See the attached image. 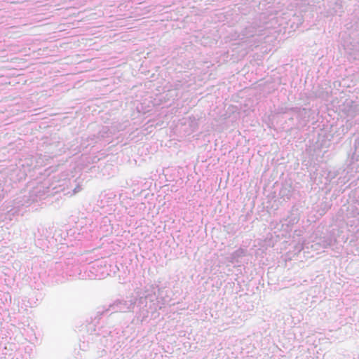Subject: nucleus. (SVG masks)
<instances>
[{
    "label": "nucleus",
    "instance_id": "4468645a",
    "mask_svg": "<svg viewBox=\"0 0 359 359\" xmlns=\"http://www.w3.org/2000/svg\"><path fill=\"white\" fill-rule=\"evenodd\" d=\"M97 134L101 140H104L106 138L111 137L113 135V132L109 129V126H99Z\"/></svg>",
    "mask_w": 359,
    "mask_h": 359
},
{
    "label": "nucleus",
    "instance_id": "f3484780",
    "mask_svg": "<svg viewBox=\"0 0 359 359\" xmlns=\"http://www.w3.org/2000/svg\"><path fill=\"white\" fill-rule=\"evenodd\" d=\"M89 334H95L97 336H102L104 338H105L107 336L110 335L111 331L106 327L97 326V331H95V332H89Z\"/></svg>",
    "mask_w": 359,
    "mask_h": 359
},
{
    "label": "nucleus",
    "instance_id": "4be33fe9",
    "mask_svg": "<svg viewBox=\"0 0 359 359\" xmlns=\"http://www.w3.org/2000/svg\"><path fill=\"white\" fill-rule=\"evenodd\" d=\"M4 198V188L0 182V200Z\"/></svg>",
    "mask_w": 359,
    "mask_h": 359
},
{
    "label": "nucleus",
    "instance_id": "b1692460",
    "mask_svg": "<svg viewBox=\"0 0 359 359\" xmlns=\"http://www.w3.org/2000/svg\"><path fill=\"white\" fill-rule=\"evenodd\" d=\"M289 114H290V117L288 118V120L290 121H292L293 122L294 119L295 115H294V114H292V113H289Z\"/></svg>",
    "mask_w": 359,
    "mask_h": 359
},
{
    "label": "nucleus",
    "instance_id": "2eb2a0df",
    "mask_svg": "<svg viewBox=\"0 0 359 359\" xmlns=\"http://www.w3.org/2000/svg\"><path fill=\"white\" fill-rule=\"evenodd\" d=\"M348 158L351 159L349 164L353 163L355 161H359V138L356 139L354 142V151L351 156L348 155Z\"/></svg>",
    "mask_w": 359,
    "mask_h": 359
},
{
    "label": "nucleus",
    "instance_id": "0eeeda50",
    "mask_svg": "<svg viewBox=\"0 0 359 359\" xmlns=\"http://www.w3.org/2000/svg\"><path fill=\"white\" fill-rule=\"evenodd\" d=\"M110 313L107 308L103 306L102 308H97L95 313L90 317L89 319L86 320V328L88 332H95L97 331V326L99 324L100 320L102 316Z\"/></svg>",
    "mask_w": 359,
    "mask_h": 359
},
{
    "label": "nucleus",
    "instance_id": "f03ea898",
    "mask_svg": "<svg viewBox=\"0 0 359 359\" xmlns=\"http://www.w3.org/2000/svg\"><path fill=\"white\" fill-rule=\"evenodd\" d=\"M60 190L57 189L56 186H53V184H49L46 182H43L41 184H38L36 187H34L29 192V196H24L22 201L19 200L18 198L14 201V207L8 211V213L10 215L15 216L16 215H19L20 210V206H29V204L35 202H38V201H41L42 199H45L46 197L49 196H53L55 194H57Z\"/></svg>",
    "mask_w": 359,
    "mask_h": 359
},
{
    "label": "nucleus",
    "instance_id": "aec40b11",
    "mask_svg": "<svg viewBox=\"0 0 359 359\" xmlns=\"http://www.w3.org/2000/svg\"><path fill=\"white\" fill-rule=\"evenodd\" d=\"M2 356L0 358V359H15V355H13V353H3Z\"/></svg>",
    "mask_w": 359,
    "mask_h": 359
},
{
    "label": "nucleus",
    "instance_id": "7ed1b4c3",
    "mask_svg": "<svg viewBox=\"0 0 359 359\" xmlns=\"http://www.w3.org/2000/svg\"><path fill=\"white\" fill-rule=\"evenodd\" d=\"M277 24V20L274 14L268 13H262L256 16L253 22L245 27L241 32V39H245L255 36L264 34L263 32L271 29Z\"/></svg>",
    "mask_w": 359,
    "mask_h": 359
},
{
    "label": "nucleus",
    "instance_id": "1a4fd4ad",
    "mask_svg": "<svg viewBox=\"0 0 359 359\" xmlns=\"http://www.w3.org/2000/svg\"><path fill=\"white\" fill-rule=\"evenodd\" d=\"M63 264L61 262H56L49 271L48 276L55 278V282H62L64 278Z\"/></svg>",
    "mask_w": 359,
    "mask_h": 359
},
{
    "label": "nucleus",
    "instance_id": "5701e85b",
    "mask_svg": "<svg viewBox=\"0 0 359 359\" xmlns=\"http://www.w3.org/2000/svg\"><path fill=\"white\" fill-rule=\"evenodd\" d=\"M323 210H324L325 211H327V210L330 208V205H328V204H327V203H322V204H321V207H323Z\"/></svg>",
    "mask_w": 359,
    "mask_h": 359
},
{
    "label": "nucleus",
    "instance_id": "9b49d317",
    "mask_svg": "<svg viewBox=\"0 0 359 359\" xmlns=\"http://www.w3.org/2000/svg\"><path fill=\"white\" fill-rule=\"evenodd\" d=\"M246 255V250L240 248L235 250L230 255V262L233 264H238L241 262V259Z\"/></svg>",
    "mask_w": 359,
    "mask_h": 359
},
{
    "label": "nucleus",
    "instance_id": "423d86ee",
    "mask_svg": "<svg viewBox=\"0 0 359 359\" xmlns=\"http://www.w3.org/2000/svg\"><path fill=\"white\" fill-rule=\"evenodd\" d=\"M344 126H341V130L339 128L338 130L333 132V129H332L328 133H326L320 142V147L321 149H328L331 146V142L334 141V138L337 137L336 141L334 144H337L339 140L342 137V135L345 133Z\"/></svg>",
    "mask_w": 359,
    "mask_h": 359
},
{
    "label": "nucleus",
    "instance_id": "9d476101",
    "mask_svg": "<svg viewBox=\"0 0 359 359\" xmlns=\"http://www.w3.org/2000/svg\"><path fill=\"white\" fill-rule=\"evenodd\" d=\"M337 243V238L334 234L327 233L318 239L316 245H319L323 248L333 246Z\"/></svg>",
    "mask_w": 359,
    "mask_h": 359
},
{
    "label": "nucleus",
    "instance_id": "ddd939ff",
    "mask_svg": "<svg viewBox=\"0 0 359 359\" xmlns=\"http://www.w3.org/2000/svg\"><path fill=\"white\" fill-rule=\"evenodd\" d=\"M279 196L283 200L290 199L292 196V188L290 184L283 185L279 191Z\"/></svg>",
    "mask_w": 359,
    "mask_h": 359
},
{
    "label": "nucleus",
    "instance_id": "20e7f679",
    "mask_svg": "<svg viewBox=\"0 0 359 359\" xmlns=\"http://www.w3.org/2000/svg\"><path fill=\"white\" fill-rule=\"evenodd\" d=\"M137 297L134 295L126 297V298H118L114 300L108 307L110 314L117 312H132L136 306Z\"/></svg>",
    "mask_w": 359,
    "mask_h": 359
},
{
    "label": "nucleus",
    "instance_id": "a211bd4d",
    "mask_svg": "<svg viewBox=\"0 0 359 359\" xmlns=\"http://www.w3.org/2000/svg\"><path fill=\"white\" fill-rule=\"evenodd\" d=\"M346 108H348L347 109L348 114L353 116L358 111V105L355 102L351 100L346 102Z\"/></svg>",
    "mask_w": 359,
    "mask_h": 359
},
{
    "label": "nucleus",
    "instance_id": "6e6552de",
    "mask_svg": "<svg viewBox=\"0 0 359 359\" xmlns=\"http://www.w3.org/2000/svg\"><path fill=\"white\" fill-rule=\"evenodd\" d=\"M292 113L295 115V118L297 120L296 123H292V127H303L309 120V110L306 108L294 107V109H292Z\"/></svg>",
    "mask_w": 359,
    "mask_h": 359
},
{
    "label": "nucleus",
    "instance_id": "39448f33",
    "mask_svg": "<svg viewBox=\"0 0 359 359\" xmlns=\"http://www.w3.org/2000/svg\"><path fill=\"white\" fill-rule=\"evenodd\" d=\"M106 262L97 260L88 266L86 273L90 279H102L109 275L107 269Z\"/></svg>",
    "mask_w": 359,
    "mask_h": 359
},
{
    "label": "nucleus",
    "instance_id": "6ab92c4d",
    "mask_svg": "<svg viewBox=\"0 0 359 359\" xmlns=\"http://www.w3.org/2000/svg\"><path fill=\"white\" fill-rule=\"evenodd\" d=\"M292 109H294V107H280L276 109V114H289L292 113Z\"/></svg>",
    "mask_w": 359,
    "mask_h": 359
},
{
    "label": "nucleus",
    "instance_id": "412c9836",
    "mask_svg": "<svg viewBox=\"0 0 359 359\" xmlns=\"http://www.w3.org/2000/svg\"><path fill=\"white\" fill-rule=\"evenodd\" d=\"M13 355H15V359H25L22 357V353L20 351L15 352V353H13Z\"/></svg>",
    "mask_w": 359,
    "mask_h": 359
},
{
    "label": "nucleus",
    "instance_id": "f8f14e48",
    "mask_svg": "<svg viewBox=\"0 0 359 359\" xmlns=\"http://www.w3.org/2000/svg\"><path fill=\"white\" fill-rule=\"evenodd\" d=\"M100 141H102V140L100 138V137L97 134V132L96 133L88 135L86 138L82 137L81 146H83L86 148H87L88 146H89L92 144L97 143Z\"/></svg>",
    "mask_w": 359,
    "mask_h": 359
},
{
    "label": "nucleus",
    "instance_id": "dca6fc26",
    "mask_svg": "<svg viewBox=\"0 0 359 359\" xmlns=\"http://www.w3.org/2000/svg\"><path fill=\"white\" fill-rule=\"evenodd\" d=\"M198 119L196 118L194 116H191L188 118L187 121H185L184 124L188 123L190 129L192 132H195L198 128Z\"/></svg>",
    "mask_w": 359,
    "mask_h": 359
},
{
    "label": "nucleus",
    "instance_id": "f257e3e1",
    "mask_svg": "<svg viewBox=\"0 0 359 359\" xmlns=\"http://www.w3.org/2000/svg\"><path fill=\"white\" fill-rule=\"evenodd\" d=\"M160 288L158 285H151L147 286L143 292H137V297L136 306L139 308L140 316L143 318H147L149 313L152 315L161 309L164 306V299H159Z\"/></svg>",
    "mask_w": 359,
    "mask_h": 359
}]
</instances>
